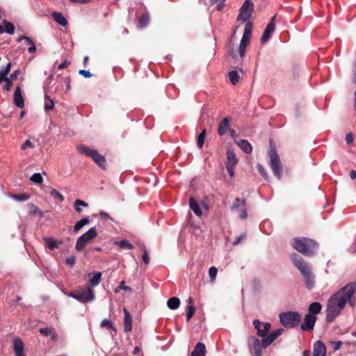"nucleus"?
Returning <instances> with one entry per match:
<instances>
[{
  "mask_svg": "<svg viewBox=\"0 0 356 356\" xmlns=\"http://www.w3.org/2000/svg\"><path fill=\"white\" fill-rule=\"evenodd\" d=\"M355 291L356 284L348 282L331 296L326 305V322H332L341 313L347 303L350 307L355 306L354 295Z\"/></svg>",
  "mask_w": 356,
  "mask_h": 356,
  "instance_id": "obj_1",
  "label": "nucleus"
},
{
  "mask_svg": "<svg viewBox=\"0 0 356 356\" xmlns=\"http://www.w3.org/2000/svg\"><path fill=\"white\" fill-rule=\"evenodd\" d=\"M291 260L294 266L300 271L303 275L306 286L309 289H312L314 286V277L311 272V269L307 262H306L302 257L296 253H293L291 256Z\"/></svg>",
  "mask_w": 356,
  "mask_h": 356,
  "instance_id": "obj_2",
  "label": "nucleus"
},
{
  "mask_svg": "<svg viewBox=\"0 0 356 356\" xmlns=\"http://www.w3.org/2000/svg\"><path fill=\"white\" fill-rule=\"evenodd\" d=\"M292 246L298 252L305 256L313 255L318 247L316 241L305 237L293 238Z\"/></svg>",
  "mask_w": 356,
  "mask_h": 356,
  "instance_id": "obj_3",
  "label": "nucleus"
},
{
  "mask_svg": "<svg viewBox=\"0 0 356 356\" xmlns=\"http://www.w3.org/2000/svg\"><path fill=\"white\" fill-rule=\"evenodd\" d=\"M70 296L82 303L90 302L95 298V291L88 286L79 287Z\"/></svg>",
  "mask_w": 356,
  "mask_h": 356,
  "instance_id": "obj_4",
  "label": "nucleus"
},
{
  "mask_svg": "<svg viewBox=\"0 0 356 356\" xmlns=\"http://www.w3.org/2000/svg\"><path fill=\"white\" fill-rule=\"evenodd\" d=\"M79 151L87 156H90L102 169L106 168L105 157L100 154L97 150L90 148L88 146L81 145L77 147Z\"/></svg>",
  "mask_w": 356,
  "mask_h": 356,
  "instance_id": "obj_5",
  "label": "nucleus"
},
{
  "mask_svg": "<svg viewBox=\"0 0 356 356\" xmlns=\"http://www.w3.org/2000/svg\"><path fill=\"white\" fill-rule=\"evenodd\" d=\"M279 317L281 324L284 327H294L299 324L301 320V316L297 312H282Z\"/></svg>",
  "mask_w": 356,
  "mask_h": 356,
  "instance_id": "obj_6",
  "label": "nucleus"
},
{
  "mask_svg": "<svg viewBox=\"0 0 356 356\" xmlns=\"http://www.w3.org/2000/svg\"><path fill=\"white\" fill-rule=\"evenodd\" d=\"M268 156L270 158L269 164L273 172L274 175L280 179L282 174V167L281 165L280 156L277 154L276 149L273 147H270L268 152Z\"/></svg>",
  "mask_w": 356,
  "mask_h": 356,
  "instance_id": "obj_7",
  "label": "nucleus"
},
{
  "mask_svg": "<svg viewBox=\"0 0 356 356\" xmlns=\"http://www.w3.org/2000/svg\"><path fill=\"white\" fill-rule=\"evenodd\" d=\"M97 236L95 227H91L87 232L79 236L76 243V249L77 250H83L86 244Z\"/></svg>",
  "mask_w": 356,
  "mask_h": 356,
  "instance_id": "obj_8",
  "label": "nucleus"
},
{
  "mask_svg": "<svg viewBox=\"0 0 356 356\" xmlns=\"http://www.w3.org/2000/svg\"><path fill=\"white\" fill-rule=\"evenodd\" d=\"M251 34L252 24L250 22H248L245 26L244 32L239 45V54L241 56H243L245 49L250 43Z\"/></svg>",
  "mask_w": 356,
  "mask_h": 356,
  "instance_id": "obj_9",
  "label": "nucleus"
},
{
  "mask_svg": "<svg viewBox=\"0 0 356 356\" xmlns=\"http://www.w3.org/2000/svg\"><path fill=\"white\" fill-rule=\"evenodd\" d=\"M248 346L249 351L254 356H261V350L263 348L262 341L254 336H250L248 339Z\"/></svg>",
  "mask_w": 356,
  "mask_h": 356,
  "instance_id": "obj_10",
  "label": "nucleus"
},
{
  "mask_svg": "<svg viewBox=\"0 0 356 356\" xmlns=\"http://www.w3.org/2000/svg\"><path fill=\"white\" fill-rule=\"evenodd\" d=\"M254 8V3L250 0H246L240 9L238 20L242 22L248 21L252 15Z\"/></svg>",
  "mask_w": 356,
  "mask_h": 356,
  "instance_id": "obj_11",
  "label": "nucleus"
},
{
  "mask_svg": "<svg viewBox=\"0 0 356 356\" xmlns=\"http://www.w3.org/2000/svg\"><path fill=\"white\" fill-rule=\"evenodd\" d=\"M275 19H276V16L274 15L270 22L267 24L264 33H263V35L261 38V43H265L266 42L269 38H270L272 33L275 31Z\"/></svg>",
  "mask_w": 356,
  "mask_h": 356,
  "instance_id": "obj_12",
  "label": "nucleus"
},
{
  "mask_svg": "<svg viewBox=\"0 0 356 356\" xmlns=\"http://www.w3.org/2000/svg\"><path fill=\"white\" fill-rule=\"evenodd\" d=\"M253 325L257 330V334L260 337H265L270 330L271 325L269 323H262L260 321L256 319L253 321Z\"/></svg>",
  "mask_w": 356,
  "mask_h": 356,
  "instance_id": "obj_13",
  "label": "nucleus"
},
{
  "mask_svg": "<svg viewBox=\"0 0 356 356\" xmlns=\"http://www.w3.org/2000/svg\"><path fill=\"white\" fill-rule=\"evenodd\" d=\"M317 317L314 315L307 314L303 319L300 327L302 330H311L314 328Z\"/></svg>",
  "mask_w": 356,
  "mask_h": 356,
  "instance_id": "obj_14",
  "label": "nucleus"
},
{
  "mask_svg": "<svg viewBox=\"0 0 356 356\" xmlns=\"http://www.w3.org/2000/svg\"><path fill=\"white\" fill-rule=\"evenodd\" d=\"M13 348L16 356H25L24 344L19 337H14L13 339Z\"/></svg>",
  "mask_w": 356,
  "mask_h": 356,
  "instance_id": "obj_15",
  "label": "nucleus"
},
{
  "mask_svg": "<svg viewBox=\"0 0 356 356\" xmlns=\"http://www.w3.org/2000/svg\"><path fill=\"white\" fill-rule=\"evenodd\" d=\"M102 273L98 271L91 272L88 273V284L92 289L99 284L102 280Z\"/></svg>",
  "mask_w": 356,
  "mask_h": 356,
  "instance_id": "obj_16",
  "label": "nucleus"
},
{
  "mask_svg": "<svg viewBox=\"0 0 356 356\" xmlns=\"http://www.w3.org/2000/svg\"><path fill=\"white\" fill-rule=\"evenodd\" d=\"M14 104L18 107V108H23L24 106V97L22 94V88L21 86L19 85L16 87L15 92H14V97H13Z\"/></svg>",
  "mask_w": 356,
  "mask_h": 356,
  "instance_id": "obj_17",
  "label": "nucleus"
},
{
  "mask_svg": "<svg viewBox=\"0 0 356 356\" xmlns=\"http://www.w3.org/2000/svg\"><path fill=\"white\" fill-rule=\"evenodd\" d=\"M326 348L325 344L320 340L314 344L313 356H325Z\"/></svg>",
  "mask_w": 356,
  "mask_h": 356,
  "instance_id": "obj_18",
  "label": "nucleus"
},
{
  "mask_svg": "<svg viewBox=\"0 0 356 356\" xmlns=\"http://www.w3.org/2000/svg\"><path fill=\"white\" fill-rule=\"evenodd\" d=\"M124 331L130 332L132 330V318L128 310L124 307Z\"/></svg>",
  "mask_w": 356,
  "mask_h": 356,
  "instance_id": "obj_19",
  "label": "nucleus"
},
{
  "mask_svg": "<svg viewBox=\"0 0 356 356\" xmlns=\"http://www.w3.org/2000/svg\"><path fill=\"white\" fill-rule=\"evenodd\" d=\"M191 356H206V346L202 342H198L195 346L193 352L191 353Z\"/></svg>",
  "mask_w": 356,
  "mask_h": 356,
  "instance_id": "obj_20",
  "label": "nucleus"
},
{
  "mask_svg": "<svg viewBox=\"0 0 356 356\" xmlns=\"http://www.w3.org/2000/svg\"><path fill=\"white\" fill-rule=\"evenodd\" d=\"M229 120L228 118H225L218 126V133L220 136L225 135L229 130Z\"/></svg>",
  "mask_w": 356,
  "mask_h": 356,
  "instance_id": "obj_21",
  "label": "nucleus"
},
{
  "mask_svg": "<svg viewBox=\"0 0 356 356\" xmlns=\"http://www.w3.org/2000/svg\"><path fill=\"white\" fill-rule=\"evenodd\" d=\"M322 305L318 302H314L309 305L308 308V314L316 316L322 310Z\"/></svg>",
  "mask_w": 356,
  "mask_h": 356,
  "instance_id": "obj_22",
  "label": "nucleus"
},
{
  "mask_svg": "<svg viewBox=\"0 0 356 356\" xmlns=\"http://www.w3.org/2000/svg\"><path fill=\"white\" fill-rule=\"evenodd\" d=\"M237 163L238 159L234 152L231 149H228L227 152L226 166H235Z\"/></svg>",
  "mask_w": 356,
  "mask_h": 356,
  "instance_id": "obj_23",
  "label": "nucleus"
},
{
  "mask_svg": "<svg viewBox=\"0 0 356 356\" xmlns=\"http://www.w3.org/2000/svg\"><path fill=\"white\" fill-rule=\"evenodd\" d=\"M23 40H25L27 42V44L29 45V47L28 48V51L31 54L35 52L36 47L33 40L29 37L21 35L17 38V42H21Z\"/></svg>",
  "mask_w": 356,
  "mask_h": 356,
  "instance_id": "obj_24",
  "label": "nucleus"
},
{
  "mask_svg": "<svg viewBox=\"0 0 356 356\" xmlns=\"http://www.w3.org/2000/svg\"><path fill=\"white\" fill-rule=\"evenodd\" d=\"M235 143L244 152L249 154L252 152V145L247 140H241Z\"/></svg>",
  "mask_w": 356,
  "mask_h": 356,
  "instance_id": "obj_25",
  "label": "nucleus"
},
{
  "mask_svg": "<svg viewBox=\"0 0 356 356\" xmlns=\"http://www.w3.org/2000/svg\"><path fill=\"white\" fill-rule=\"evenodd\" d=\"M245 200L244 199L236 197L230 209L232 211H238L239 209L245 207Z\"/></svg>",
  "mask_w": 356,
  "mask_h": 356,
  "instance_id": "obj_26",
  "label": "nucleus"
},
{
  "mask_svg": "<svg viewBox=\"0 0 356 356\" xmlns=\"http://www.w3.org/2000/svg\"><path fill=\"white\" fill-rule=\"evenodd\" d=\"M52 17L59 25L62 26H65L67 24V19L61 13L54 12L52 13Z\"/></svg>",
  "mask_w": 356,
  "mask_h": 356,
  "instance_id": "obj_27",
  "label": "nucleus"
},
{
  "mask_svg": "<svg viewBox=\"0 0 356 356\" xmlns=\"http://www.w3.org/2000/svg\"><path fill=\"white\" fill-rule=\"evenodd\" d=\"M189 205H190V208L193 210V211L194 212V213L197 216H201L202 214V211L199 206V204H197V202L195 200L194 198L191 197L190 199V203H189Z\"/></svg>",
  "mask_w": 356,
  "mask_h": 356,
  "instance_id": "obj_28",
  "label": "nucleus"
},
{
  "mask_svg": "<svg viewBox=\"0 0 356 356\" xmlns=\"http://www.w3.org/2000/svg\"><path fill=\"white\" fill-rule=\"evenodd\" d=\"M167 305L170 309H177L180 305V300L177 297L170 298L167 302Z\"/></svg>",
  "mask_w": 356,
  "mask_h": 356,
  "instance_id": "obj_29",
  "label": "nucleus"
},
{
  "mask_svg": "<svg viewBox=\"0 0 356 356\" xmlns=\"http://www.w3.org/2000/svg\"><path fill=\"white\" fill-rule=\"evenodd\" d=\"M264 338L262 339V343H263V348H267L268 346H270L273 341H275L276 339V338L275 337V336L270 332L268 335H266L265 337H263Z\"/></svg>",
  "mask_w": 356,
  "mask_h": 356,
  "instance_id": "obj_30",
  "label": "nucleus"
},
{
  "mask_svg": "<svg viewBox=\"0 0 356 356\" xmlns=\"http://www.w3.org/2000/svg\"><path fill=\"white\" fill-rule=\"evenodd\" d=\"M54 108V100L47 95H45L44 108L46 111L53 110Z\"/></svg>",
  "mask_w": 356,
  "mask_h": 356,
  "instance_id": "obj_31",
  "label": "nucleus"
},
{
  "mask_svg": "<svg viewBox=\"0 0 356 356\" xmlns=\"http://www.w3.org/2000/svg\"><path fill=\"white\" fill-rule=\"evenodd\" d=\"M10 197L17 202L26 201L30 198V195L26 193L10 194Z\"/></svg>",
  "mask_w": 356,
  "mask_h": 356,
  "instance_id": "obj_32",
  "label": "nucleus"
},
{
  "mask_svg": "<svg viewBox=\"0 0 356 356\" xmlns=\"http://www.w3.org/2000/svg\"><path fill=\"white\" fill-rule=\"evenodd\" d=\"M90 222V220L88 218H82L81 220H80L79 221H78L74 227V231L76 232H78L79 230H80L84 225H88V223Z\"/></svg>",
  "mask_w": 356,
  "mask_h": 356,
  "instance_id": "obj_33",
  "label": "nucleus"
},
{
  "mask_svg": "<svg viewBox=\"0 0 356 356\" xmlns=\"http://www.w3.org/2000/svg\"><path fill=\"white\" fill-rule=\"evenodd\" d=\"M239 78L240 76L236 71L233 70L229 73V81L233 85H235L236 83L238 82Z\"/></svg>",
  "mask_w": 356,
  "mask_h": 356,
  "instance_id": "obj_34",
  "label": "nucleus"
},
{
  "mask_svg": "<svg viewBox=\"0 0 356 356\" xmlns=\"http://www.w3.org/2000/svg\"><path fill=\"white\" fill-rule=\"evenodd\" d=\"M149 22V15L145 14V15H143L140 17L138 25L140 28H144L145 26H146L148 24Z\"/></svg>",
  "mask_w": 356,
  "mask_h": 356,
  "instance_id": "obj_35",
  "label": "nucleus"
},
{
  "mask_svg": "<svg viewBox=\"0 0 356 356\" xmlns=\"http://www.w3.org/2000/svg\"><path fill=\"white\" fill-rule=\"evenodd\" d=\"M119 248L122 249H134V245L129 243L127 240L120 241L116 243Z\"/></svg>",
  "mask_w": 356,
  "mask_h": 356,
  "instance_id": "obj_36",
  "label": "nucleus"
},
{
  "mask_svg": "<svg viewBox=\"0 0 356 356\" xmlns=\"http://www.w3.org/2000/svg\"><path fill=\"white\" fill-rule=\"evenodd\" d=\"M3 24L5 26L4 32H6L9 34H13L15 31V26L13 23L9 22L6 20H3Z\"/></svg>",
  "mask_w": 356,
  "mask_h": 356,
  "instance_id": "obj_37",
  "label": "nucleus"
},
{
  "mask_svg": "<svg viewBox=\"0 0 356 356\" xmlns=\"http://www.w3.org/2000/svg\"><path fill=\"white\" fill-rule=\"evenodd\" d=\"M218 273V269L215 266H211L209 269V275L210 277V282L213 283L216 280V276Z\"/></svg>",
  "mask_w": 356,
  "mask_h": 356,
  "instance_id": "obj_38",
  "label": "nucleus"
},
{
  "mask_svg": "<svg viewBox=\"0 0 356 356\" xmlns=\"http://www.w3.org/2000/svg\"><path fill=\"white\" fill-rule=\"evenodd\" d=\"M206 135V129H204L198 136L197 140V145L199 148H202L204 143V138Z\"/></svg>",
  "mask_w": 356,
  "mask_h": 356,
  "instance_id": "obj_39",
  "label": "nucleus"
},
{
  "mask_svg": "<svg viewBox=\"0 0 356 356\" xmlns=\"http://www.w3.org/2000/svg\"><path fill=\"white\" fill-rule=\"evenodd\" d=\"M100 326H101V327H104L106 326H108L114 333L116 332V328L115 327V326L113 325L112 322L107 318L104 319L101 322Z\"/></svg>",
  "mask_w": 356,
  "mask_h": 356,
  "instance_id": "obj_40",
  "label": "nucleus"
},
{
  "mask_svg": "<svg viewBox=\"0 0 356 356\" xmlns=\"http://www.w3.org/2000/svg\"><path fill=\"white\" fill-rule=\"evenodd\" d=\"M30 180L35 184H42L43 178L40 173H34L31 177Z\"/></svg>",
  "mask_w": 356,
  "mask_h": 356,
  "instance_id": "obj_41",
  "label": "nucleus"
},
{
  "mask_svg": "<svg viewBox=\"0 0 356 356\" xmlns=\"http://www.w3.org/2000/svg\"><path fill=\"white\" fill-rule=\"evenodd\" d=\"M140 250L143 252V261L145 264H148L149 262V256L148 254L147 250L145 245L140 246Z\"/></svg>",
  "mask_w": 356,
  "mask_h": 356,
  "instance_id": "obj_42",
  "label": "nucleus"
},
{
  "mask_svg": "<svg viewBox=\"0 0 356 356\" xmlns=\"http://www.w3.org/2000/svg\"><path fill=\"white\" fill-rule=\"evenodd\" d=\"M195 307L193 305H188L186 307V319L188 321L195 314Z\"/></svg>",
  "mask_w": 356,
  "mask_h": 356,
  "instance_id": "obj_43",
  "label": "nucleus"
},
{
  "mask_svg": "<svg viewBox=\"0 0 356 356\" xmlns=\"http://www.w3.org/2000/svg\"><path fill=\"white\" fill-rule=\"evenodd\" d=\"M50 195L55 199L59 200L60 202H63L64 200L63 195L56 189H51V191H50Z\"/></svg>",
  "mask_w": 356,
  "mask_h": 356,
  "instance_id": "obj_44",
  "label": "nucleus"
},
{
  "mask_svg": "<svg viewBox=\"0 0 356 356\" xmlns=\"http://www.w3.org/2000/svg\"><path fill=\"white\" fill-rule=\"evenodd\" d=\"M35 147V145L30 140H26L23 144L21 145V149L25 150L27 148L33 149Z\"/></svg>",
  "mask_w": 356,
  "mask_h": 356,
  "instance_id": "obj_45",
  "label": "nucleus"
},
{
  "mask_svg": "<svg viewBox=\"0 0 356 356\" xmlns=\"http://www.w3.org/2000/svg\"><path fill=\"white\" fill-rule=\"evenodd\" d=\"M46 241L47 242L48 248L50 250H53V249L57 248V243L54 239L50 238H47Z\"/></svg>",
  "mask_w": 356,
  "mask_h": 356,
  "instance_id": "obj_46",
  "label": "nucleus"
},
{
  "mask_svg": "<svg viewBox=\"0 0 356 356\" xmlns=\"http://www.w3.org/2000/svg\"><path fill=\"white\" fill-rule=\"evenodd\" d=\"M330 343L334 351L339 350L342 345V342L341 341H330Z\"/></svg>",
  "mask_w": 356,
  "mask_h": 356,
  "instance_id": "obj_47",
  "label": "nucleus"
},
{
  "mask_svg": "<svg viewBox=\"0 0 356 356\" xmlns=\"http://www.w3.org/2000/svg\"><path fill=\"white\" fill-rule=\"evenodd\" d=\"M3 81L6 82V84L5 86H3V89L6 90V91H10L11 90V88L13 86V80H11L10 79H6V80H4Z\"/></svg>",
  "mask_w": 356,
  "mask_h": 356,
  "instance_id": "obj_48",
  "label": "nucleus"
},
{
  "mask_svg": "<svg viewBox=\"0 0 356 356\" xmlns=\"http://www.w3.org/2000/svg\"><path fill=\"white\" fill-rule=\"evenodd\" d=\"M257 167L260 174L264 177L265 179H267L268 174L265 170L264 168L259 163L257 165Z\"/></svg>",
  "mask_w": 356,
  "mask_h": 356,
  "instance_id": "obj_49",
  "label": "nucleus"
},
{
  "mask_svg": "<svg viewBox=\"0 0 356 356\" xmlns=\"http://www.w3.org/2000/svg\"><path fill=\"white\" fill-rule=\"evenodd\" d=\"M52 329L48 328V327H42L39 329V332L45 336H49L51 332H52Z\"/></svg>",
  "mask_w": 356,
  "mask_h": 356,
  "instance_id": "obj_50",
  "label": "nucleus"
},
{
  "mask_svg": "<svg viewBox=\"0 0 356 356\" xmlns=\"http://www.w3.org/2000/svg\"><path fill=\"white\" fill-rule=\"evenodd\" d=\"M237 212L239 213V218L241 219H246L247 217H248V213H247V211H245V209L243 208L239 209Z\"/></svg>",
  "mask_w": 356,
  "mask_h": 356,
  "instance_id": "obj_51",
  "label": "nucleus"
},
{
  "mask_svg": "<svg viewBox=\"0 0 356 356\" xmlns=\"http://www.w3.org/2000/svg\"><path fill=\"white\" fill-rule=\"evenodd\" d=\"M345 140L347 144H351L354 140L353 134L352 133L347 134Z\"/></svg>",
  "mask_w": 356,
  "mask_h": 356,
  "instance_id": "obj_52",
  "label": "nucleus"
},
{
  "mask_svg": "<svg viewBox=\"0 0 356 356\" xmlns=\"http://www.w3.org/2000/svg\"><path fill=\"white\" fill-rule=\"evenodd\" d=\"M79 74L83 76L86 78H90L92 74L88 71L85 70H80Z\"/></svg>",
  "mask_w": 356,
  "mask_h": 356,
  "instance_id": "obj_53",
  "label": "nucleus"
},
{
  "mask_svg": "<svg viewBox=\"0 0 356 356\" xmlns=\"http://www.w3.org/2000/svg\"><path fill=\"white\" fill-rule=\"evenodd\" d=\"M74 206H76V207L83 206L84 207H87L88 206V203L85 202L83 200H76L74 202Z\"/></svg>",
  "mask_w": 356,
  "mask_h": 356,
  "instance_id": "obj_54",
  "label": "nucleus"
},
{
  "mask_svg": "<svg viewBox=\"0 0 356 356\" xmlns=\"http://www.w3.org/2000/svg\"><path fill=\"white\" fill-rule=\"evenodd\" d=\"M8 74L6 73L2 69H0V83L3 82L6 79H8L7 76Z\"/></svg>",
  "mask_w": 356,
  "mask_h": 356,
  "instance_id": "obj_55",
  "label": "nucleus"
},
{
  "mask_svg": "<svg viewBox=\"0 0 356 356\" xmlns=\"http://www.w3.org/2000/svg\"><path fill=\"white\" fill-rule=\"evenodd\" d=\"M70 62H68L67 60H65L62 63L58 65V68L59 70L65 69L67 67H68L70 65Z\"/></svg>",
  "mask_w": 356,
  "mask_h": 356,
  "instance_id": "obj_56",
  "label": "nucleus"
},
{
  "mask_svg": "<svg viewBox=\"0 0 356 356\" xmlns=\"http://www.w3.org/2000/svg\"><path fill=\"white\" fill-rule=\"evenodd\" d=\"M283 332H284V329L283 328H280V329H277V330L272 332L271 333L277 339L279 336H280L283 333Z\"/></svg>",
  "mask_w": 356,
  "mask_h": 356,
  "instance_id": "obj_57",
  "label": "nucleus"
},
{
  "mask_svg": "<svg viewBox=\"0 0 356 356\" xmlns=\"http://www.w3.org/2000/svg\"><path fill=\"white\" fill-rule=\"evenodd\" d=\"M124 284H125V282L124 281H122L120 282L119 288L120 289H122V290H124V291H130L131 290V287H129L128 286H125Z\"/></svg>",
  "mask_w": 356,
  "mask_h": 356,
  "instance_id": "obj_58",
  "label": "nucleus"
},
{
  "mask_svg": "<svg viewBox=\"0 0 356 356\" xmlns=\"http://www.w3.org/2000/svg\"><path fill=\"white\" fill-rule=\"evenodd\" d=\"M66 264L72 266L75 264V257H71L66 259Z\"/></svg>",
  "mask_w": 356,
  "mask_h": 356,
  "instance_id": "obj_59",
  "label": "nucleus"
},
{
  "mask_svg": "<svg viewBox=\"0 0 356 356\" xmlns=\"http://www.w3.org/2000/svg\"><path fill=\"white\" fill-rule=\"evenodd\" d=\"M69 1L72 2V3L83 4V3H90L92 0H69Z\"/></svg>",
  "mask_w": 356,
  "mask_h": 356,
  "instance_id": "obj_60",
  "label": "nucleus"
},
{
  "mask_svg": "<svg viewBox=\"0 0 356 356\" xmlns=\"http://www.w3.org/2000/svg\"><path fill=\"white\" fill-rule=\"evenodd\" d=\"M245 238V234H242L241 236L237 237L233 242V244L234 245H238L241 243V240L243 238Z\"/></svg>",
  "mask_w": 356,
  "mask_h": 356,
  "instance_id": "obj_61",
  "label": "nucleus"
},
{
  "mask_svg": "<svg viewBox=\"0 0 356 356\" xmlns=\"http://www.w3.org/2000/svg\"><path fill=\"white\" fill-rule=\"evenodd\" d=\"M234 166H226V169L229 173V175L231 177H232L234 175Z\"/></svg>",
  "mask_w": 356,
  "mask_h": 356,
  "instance_id": "obj_62",
  "label": "nucleus"
},
{
  "mask_svg": "<svg viewBox=\"0 0 356 356\" xmlns=\"http://www.w3.org/2000/svg\"><path fill=\"white\" fill-rule=\"evenodd\" d=\"M20 71L19 70H15L13 73H12L10 76L8 77L11 80H15L17 75L19 74Z\"/></svg>",
  "mask_w": 356,
  "mask_h": 356,
  "instance_id": "obj_63",
  "label": "nucleus"
},
{
  "mask_svg": "<svg viewBox=\"0 0 356 356\" xmlns=\"http://www.w3.org/2000/svg\"><path fill=\"white\" fill-rule=\"evenodd\" d=\"M49 336L51 337V340L53 341H56L58 338V335L57 334L56 332H55L54 331V330H52V332H51V334H49Z\"/></svg>",
  "mask_w": 356,
  "mask_h": 356,
  "instance_id": "obj_64",
  "label": "nucleus"
}]
</instances>
